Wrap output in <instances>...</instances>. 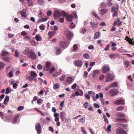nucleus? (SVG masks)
I'll use <instances>...</instances> for the list:
<instances>
[{"mask_svg": "<svg viewBox=\"0 0 134 134\" xmlns=\"http://www.w3.org/2000/svg\"><path fill=\"white\" fill-rule=\"evenodd\" d=\"M118 4L117 5L116 7L113 6L112 7L111 9V12L113 13V17L115 16H118Z\"/></svg>", "mask_w": 134, "mask_h": 134, "instance_id": "nucleus-1", "label": "nucleus"}, {"mask_svg": "<svg viewBox=\"0 0 134 134\" xmlns=\"http://www.w3.org/2000/svg\"><path fill=\"white\" fill-rule=\"evenodd\" d=\"M114 76L112 73H110L108 74L105 79V81L106 82H110L114 79Z\"/></svg>", "mask_w": 134, "mask_h": 134, "instance_id": "nucleus-2", "label": "nucleus"}, {"mask_svg": "<svg viewBox=\"0 0 134 134\" xmlns=\"http://www.w3.org/2000/svg\"><path fill=\"white\" fill-rule=\"evenodd\" d=\"M62 15L64 17H66V19L68 21L70 22L72 20L73 17L72 15L68 14L66 13L63 12Z\"/></svg>", "mask_w": 134, "mask_h": 134, "instance_id": "nucleus-3", "label": "nucleus"}, {"mask_svg": "<svg viewBox=\"0 0 134 134\" xmlns=\"http://www.w3.org/2000/svg\"><path fill=\"white\" fill-rule=\"evenodd\" d=\"M36 55L32 51H29V52L28 55V57L32 60H35L36 58Z\"/></svg>", "mask_w": 134, "mask_h": 134, "instance_id": "nucleus-4", "label": "nucleus"}, {"mask_svg": "<svg viewBox=\"0 0 134 134\" xmlns=\"http://www.w3.org/2000/svg\"><path fill=\"white\" fill-rule=\"evenodd\" d=\"M61 15V13L59 11L56 10L54 13L53 16L55 19L59 18L60 16Z\"/></svg>", "mask_w": 134, "mask_h": 134, "instance_id": "nucleus-5", "label": "nucleus"}, {"mask_svg": "<svg viewBox=\"0 0 134 134\" xmlns=\"http://www.w3.org/2000/svg\"><path fill=\"white\" fill-rule=\"evenodd\" d=\"M36 129L37 132V133L38 134H40L41 130V126L40 124L39 123H37L35 125Z\"/></svg>", "mask_w": 134, "mask_h": 134, "instance_id": "nucleus-6", "label": "nucleus"}, {"mask_svg": "<svg viewBox=\"0 0 134 134\" xmlns=\"http://www.w3.org/2000/svg\"><path fill=\"white\" fill-rule=\"evenodd\" d=\"M66 38L68 40H70L73 36V33L69 31H67L66 33Z\"/></svg>", "mask_w": 134, "mask_h": 134, "instance_id": "nucleus-7", "label": "nucleus"}, {"mask_svg": "<svg viewBox=\"0 0 134 134\" xmlns=\"http://www.w3.org/2000/svg\"><path fill=\"white\" fill-rule=\"evenodd\" d=\"M118 91L115 89L110 90L109 91V94L111 96H114L116 95Z\"/></svg>", "mask_w": 134, "mask_h": 134, "instance_id": "nucleus-8", "label": "nucleus"}, {"mask_svg": "<svg viewBox=\"0 0 134 134\" xmlns=\"http://www.w3.org/2000/svg\"><path fill=\"white\" fill-rule=\"evenodd\" d=\"M70 43V42H68L66 43L64 41H61L60 42V45L63 48H65L68 47Z\"/></svg>", "mask_w": 134, "mask_h": 134, "instance_id": "nucleus-9", "label": "nucleus"}, {"mask_svg": "<svg viewBox=\"0 0 134 134\" xmlns=\"http://www.w3.org/2000/svg\"><path fill=\"white\" fill-rule=\"evenodd\" d=\"M122 24V23L120 21V18H119L116 20L115 21L114 23L113 24V25L115 26L117 25L118 26H119Z\"/></svg>", "mask_w": 134, "mask_h": 134, "instance_id": "nucleus-10", "label": "nucleus"}, {"mask_svg": "<svg viewBox=\"0 0 134 134\" xmlns=\"http://www.w3.org/2000/svg\"><path fill=\"white\" fill-rule=\"evenodd\" d=\"M125 103L124 100L123 99H120L115 101L114 103L116 105L123 104Z\"/></svg>", "mask_w": 134, "mask_h": 134, "instance_id": "nucleus-11", "label": "nucleus"}, {"mask_svg": "<svg viewBox=\"0 0 134 134\" xmlns=\"http://www.w3.org/2000/svg\"><path fill=\"white\" fill-rule=\"evenodd\" d=\"M91 25L93 27H96L98 26V23L97 20L95 19L91 22Z\"/></svg>", "mask_w": 134, "mask_h": 134, "instance_id": "nucleus-12", "label": "nucleus"}, {"mask_svg": "<svg viewBox=\"0 0 134 134\" xmlns=\"http://www.w3.org/2000/svg\"><path fill=\"white\" fill-rule=\"evenodd\" d=\"M99 73V70H94L93 71L92 74V77L94 78L97 76Z\"/></svg>", "mask_w": 134, "mask_h": 134, "instance_id": "nucleus-13", "label": "nucleus"}, {"mask_svg": "<svg viewBox=\"0 0 134 134\" xmlns=\"http://www.w3.org/2000/svg\"><path fill=\"white\" fill-rule=\"evenodd\" d=\"M116 132L117 133H119L120 134H127L125 131L121 129H117Z\"/></svg>", "mask_w": 134, "mask_h": 134, "instance_id": "nucleus-14", "label": "nucleus"}, {"mask_svg": "<svg viewBox=\"0 0 134 134\" xmlns=\"http://www.w3.org/2000/svg\"><path fill=\"white\" fill-rule=\"evenodd\" d=\"M75 65L77 67H81L83 64L82 62L80 60H77L75 62Z\"/></svg>", "mask_w": 134, "mask_h": 134, "instance_id": "nucleus-15", "label": "nucleus"}, {"mask_svg": "<svg viewBox=\"0 0 134 134\" xmlns=\"http://www.w3.org/2000/svg\"><path fill=\"white\" fill-rule=\"evenodd\" d=\"M55 53L57 55H59L61 52L60 50V47H56L55 49Z\"/></svg>", "mask_w": 134, "mask_h": 134, "instance_id": "nucleus-16", "label": "nucleus"}, {"mask_svg": "<svg viewBox=\"0 0 134 134\" xmlns=\"http://www.w3.org/2000/svg\"><path fill=\"white\" fill-rule=\"evenodd\" d=\"M26 9H23L20 13V14L22 16L26 17L27 16V14L26 13Z\"/></svg>", "mask_w": 134, "mask_h": 134, "instance_id": "nucleus-17", "label": "nucleus"}, {"mask_svg": "<svg viewBox=\"0 0 134 134\" xmlns=\"http://www.w3.org/2000/svg\"><path fill=\"white\" fill-rule=\"evenodd\" d=\"M110 69L109 67L107 66H103L102 68L103 72V73H106Z\"/></svg>", "mask_w": 134, "mask_h": 134, "instance_id": "nucleus-18", "label": "nucleus"}, {"mask_svg": "<svg viewBox=\"0 0 134 134\" xmlns=\"http://www.w3.org/2000/svg\"><path fill=\"white\" fill-rule=\"evenodd\" d=\"M60 114L61 116V119L62 121H64L65 118L66 113L65 112L62 111L60 112Z\"/></svg>", "mask_w": 134, "mask_h": 134, "instance_id": "nucleus-19", "label": "nucleus"}, {"mask_svg": "<svg viewBox=\"0 0 134 134\" xmlns=\"http://www.w3.org/2000/svg\"><path fill=\"white\" fill-rule=\"evenodd\" d=\"M51 65V64L50 62H46V69H45L46 71L48 70Z\"/></svg>", "mask_w": 134, "mask_h": 134, "instance_id": "nucleus-20", "label": "nucleus"}, {"mask_svg": "<svg viewBox=\"0 0 134 134\" xmlns=\"http://www.w3.org/2000/svg\"><path fill=\"white\" fill-rule=\"evenodd\" d=\"M9 96H6L4 98V100L3 102L4 104L7 105V104L9 102Z\"/></svg>", "mask_w": 134, "mask_h": 134, "instance_id": "nucleus-21", "label": "nucleus"}, {"mask_svg": "<svg viewBox=\"0 0 134 134\" xmlns=\"http://www.w3.org/2000/svg\"><path fill=\"white\" fill-rule=\"evenodd\" d=\"M101 34L99 32H97L95 33V36L94 37V39H96L100 37Z\"/></svg>", "mask_w": 134, "mask_h": 134, "instance_id": "nucleus-22", "label": "nucleus"}, {"mask_svg": "<svg viewBox=\"0 0 134 134\" xmlns=\"http://www.w3.org/2000/svg\"><path fill=\"white\" fill-rule=\"evenodd\" d=\"M56 33V31H49L48 33V35L50 38L52 36H54Z\"/></svg>", "mask_w": 134, "mask_h": 134, "instance_id": "nucleus-23", "label": "nucleus"}, {"mask_svg": "<svg viewBox=\"0 0 134 134\" xmlns=\"http://www.w3.org/2000/svg\"><path fill=\"white\" fill-rule=\"evenodd\" d=\"M108 11V10L106 9H102L100 11V14L102 15H103L106 13Z\"/></svg>", "mask_w": 134, "mask_h": 134, "instance_id": "nucleus-24", "label": "nucleus"}, {"mask_svg": "<svg viewBox=\"0 0 134 134\" xmlns=\"http://www.w3.org/2000/svg\"><path fill=\"white\" fill-rule=\"evenodd\" d=\"M35 38L38 41H40L42 39L40 35L37 34L35 36Z\"/></svg>", "mask_w": 134, "mask_h": 134, "instance_id": "nucleus-25", "label": "nucleus"}, {"mask_svg": "<svg viewBox=\"0 0 134 134\" xmlns=\"http://www.w3.org/2000/svg\"><path fill=\"white\" fill-rule=\"evenodd\" d=\"M67 82L69 84H70L72 82V79L71 77H69L67 78Z\"/></svg>", "mask_w": 134, "mask_h": 134, "instance_id": "nucleus-26", "label": "nucleus"}, {"mask_svg": "<svg viewBox=\"0 0 134 134\" xmlns=\"http://www.w3.org/2000/svg\"><path fill=\"white\" fill-rule=\"evenodd\" d=\"M118 116L120 117H126L125 114L124 113H119L117 114Z\"/></svg>", "mask_w": 134, "mask_h": 134, "instance_id": "nucleus-27", "label": "nucleus"}, {"mask_svg": "<svg viewBox=\"0 0 134 134\" xmlns=\"http://www.w3.org/2000/svg\"><path fill=\"white\" fill-rule=\"evenodd\" d=\"M77 49V46L76 44H75L73 46V49L72 50V52H76Z\"/></svg>", "mask_w": 134, "mask_h": 134, "instance_id": "nucleus-28", "label": "nucleus"}, {"mask_svg": "<svg viewBox=\"0 0 134 134\" xmlns=\"http://www.w3.org/2000/svg\"><path fill=\"white\" fill-rule=\"evenodd\" d=\"M29 52V49L28 48H26L23 51V53L25 55L27 54L28 55Z\"/></svg>", "mask_w": 134, "mask_h": 134, "instance_id": "nucleus-29", "label": "nucleus"}, {"mask_svg": "<svg viewBox=\"0 0 134 134\" xmlns=\"http://www.w3.org/2000/svg\"><path fill=\"white\" fill-rule=\"evenodd\" d=\"M117 56L116 54H110L109 55L110 58L111 59H114L116 58Z\"/></svg>", "mask_w": 134, "mask_h": 134, "instance_id": "nucleus-30", "label": "nucleus"}, {"mask_svg": "<svg viewBox=\"0 0 134 134\" xmlns=\"http://www.w3.org/2000/svg\"><path fill=\"white\" fill-rule=\"evenodd\" d=\"M19 116V115H17L14 117L13 119V122L14 123H15L17 121L18 118Z\"/></svg>", "mask_w": 134, "mask_h": 134, "instance_id": "nucleus-31", "label": "nucleus"}, {"mask_svg": "<svg viewBox=\"0 0 134 134\" xmlns=\"http://www.w3.org/2000/svg\"><path fill=\"white\" fill-rule=\"evenodd\" d=\"M30 74L31 76L36 77L37 76V75L35 72L33 71H31L30 72Z\"/></svg>", "mask_w": 134, "mask_h": 134, "instance_id": "nucleus-32", "label": "nucleus"}, {"mask_svg": "<svg viewBox=\"0 0 134 134\" xmlns=\"http://www.w3.org/2000/svg\"><path fill=\"white\" fill-rule=\"evenodd\" d=\"M127 41H128L129 43L131 45H133L134 44V42L132 41V40L130 38H128Z\"/></svg>", "mask_w": 134, "mask_h": 134, "instance_id": "nucleus-33", "label": "nucleus"}, {"mask_svg": "<svg viewBox=\"0 0 134 134\" xmlns=\"http://www.w3.org/2000/svg\"><path fill=\"white\" fill-rule=\"evenodd\" d=\"M3 60L6 62H9L10 59L9 58L7 57H3Z\"/></svg>", "mask_w": 134, "mask_h": 134, "instance_id": "nucleus-34", "label": "nucleus"}, {"mask_svg": "<svg viewBox=\"0 0 134 134\" xmlns=\"http://www.w3.org/2000/svg\"><path fill=\"white\" fill-rule=\"evenodd\" d=\"M118 84L116 82H114L112 83L111 85L110 86V87H115L117 86Z\"/></svg>", "mask_w": 134, "mask_h": 134, "instance_id": "nucleus-35", "label": "nucleus"}, {"mask_svg": "<svg viewBox=\"0 0 134 134\" xmlns=\"http://www.w3.org/2000/svg\"><path fill=\"white\" fill-rule=\"evenodd\" d=\"M124 64L127 68H128L129 65V62L128 60H126L124 62Z\"/></svg>", "mask_w": 134, "mask_h": 134, "instance_id": "nucleus-36", "label": "nucleus"}, {"mask_svg": "<svg viewBox=\"0 0 134 134\" xmlns=\"http://www.w3.org/2000/svg\"><path fill=\"white\" fill-rule=\"evenodd\" d=\"M39 28L41 30L43 31L45 29V26L44 25L42 24L39 26Z\"/></svg>", "mask_w": 134, "mask_h": 134, "instance_id": "nucleus-37", "label": "nucleus"}, {"mask_svg": "<svg viewBox=\"0 0 134 134\" xmlns=\"http://www.w3.org/2000/svg\"><path fill=\"white\" fill-rule=\"evenodd\" d=\"M81 131L83 134H87L86 131H85L84 127H81Z\"/></svg>", "mask_w": 134, "mask_h": 134, "instance_id": "nucleus-38", "label": "nucleus"}, {"mask_svg": "<svg viewBox=\"0 0 134 134\" xmlns=\"http://www.w3.org/2000/svg\"><path fill=\"white\" fill-rule=\"evenodd\" d=\"M103 118L105 122L106 123H108V121L105 115H103Z\"/></svg>", "mask_w": 134, "mask_h": 134, "instance_id": "nucleus-39", "label": "nucleus"}, {"mask_svg": "<svg viewBox=\"0 0 134 134\" xmlns=\"http://www.w3.org/2000/svg\"><path fill=\"white\" fill-rule=\"evenodd\" d=\"M124 108L122 106H120L116 108V110L120 111L124 109Z\"/></svg>", "mask_w": 134, "mask_h": 134, "instance_id": "nucleus-40", "label": "nucleus"}, {"mask_svg": "<svg viewBox=\"0 0 134 134\" xmlns=\"http://www.w3.org/2000/svg\"><path fill=\"white\" fill-rule=\"evenodd\" d=\"M38 3L41 5H44L45 3L43 0H39Z\"/></svg>", "mask_w": 134, "mask_h": 134, "instance_id": "nucleus-41", "label": "nucleus"}, {"mask_svg": "<svg viewBox=\"0 0 134 134\" xmlns=\"http://www.w3.org/2000/svg\"><path fill=\"white\" fill-rule=\"evenodd\" d=\"M83 57L86 59H89L90 58L89 55L87 53L84 54L83 55Z\"/></svg>", "mask_w": 134, "mask_h": 134, "instance_id": "nucleus-42", "label": "nucleus"}, {"mask_svg": "<svg viewBox=\"0 0 134 134\" xmlns=\"http://www.w3.org/2000/svg\"><path fill=\"white\" fill-rule=\"evenodd\" d=\"M8 53V52L6 51H5L4 50H3L2 53V56H4L5 55L7 54Z\"/></svg>", "mask_w": 134, "mask_h": 134, "instance_id": "nucleus-43", "label": "nucleus"}, {"mask_svg": "<svg viewBox=\"0 0 134 134\" xmlns=\"http://www.w3.org/2000/svg\"><path fill=\"white\" fill-rule=\"evenodd\" d=\"M88 103L87 102H86L84 103L83 106L85 108H87L88 107Z\"/></svg>", "mask_w": 134, "mask_h": 134, "instance_id": "nucleus-44", "label": "nucleus"}, {"mask_svg": "<svg viewBox=\"0 0 134 134\" xmlns=\"http://www.w3.org/2000/svg\"><path fill=\"white\" fill-rule=\"evenodd\" d=\"M101 8H103L105 7L106 5L105 3H102L100 4Z\"/></svg>", "mask_w": 134, "mask_h": 134, "instance_id": "nucleus-45", "label": "nucleus"}, {"mask_svg": "<svg viewBox=\"0 0 134 134\" xmlns=\"http://www.w3.org/2000/svg\"><path fill=\"white\" fill-rule=\"evenodd\" d=\"M14 55L16 57H18L19 56V54L18 51L17 50H16L15 51V53Z\"/></svg>", "mask_w": 134, "mask_h": 134, "instance_id": "nucleus-46", "label": "nucleus"}, {"mask_svg": "<svg viewBox=\"0 0 134 134\" xmlns=\"http://www.w3.org/2000/svg\"><path fill=\"white\" fill-rule=\"evenodd\" d=\"M10 87L7 88L5 92V94H9L10 92Z\"/></svg>", "mask_w": 134, "mask_h": 134, "instance_id": "nucleus-47", "label": "nucleus"}, {"mask_svg": "<svg viewBox=\"0 0 134 134\" xmlns=\"http://www.w3.org/2000/svg\"><path fill=\"white\" fill-rule=\"evenodd\" d=\"M107 4L108 5L111 6L112 5V0H107Z\"/></svg>", "mask_w": 134, "mask_h": 134, "instance_id": "nucleus-48", "label": "nucleus"}, {"mask_svg": "<svg viewBox=\"0 0 134 134\" xmlns=\"http://www.w3.org/2000/svg\"><path fill=\"white\" fill-rule=\"evenodd\" d=\"M75 25L74 23H72L70 24V27L71 28V29L74 28L75 27Z\"/></svg>", "mask_w": 134, "mask_h": 134, "instance_id": "nucleus-49", "label": "nucleus"}, {"mask_svg": "<svg viewBox=\"0 0 134 134\" xmlns=\"http://www.w3.org/2000/svg\"><path fill=\"white\" fill-rule=\"evenodd\" d=\"M59 87V84L57 83H55L54 86V87L55 89H57Z\"/></svg>", "mask_w": 134, "mask_h": 134, "instance_id": "nucleus-50", "label": "nucleus"}, {"mask_svg": "<svg viewBox=\"0 0 134 134\" xmlns=\"http://www.w3.org/2000/svg\"><path fill=\"white\" fill-rule=\"evenodd\" d=\"M24 107L23 106H20L18 107V110L19 111H21L23 110Z\"/></svg>", "mask_w": 134, "mask_h": 134, "instance_id": "nucleus-51", "label": "nucleus"}, {"mask_svg": "<svg viewBox=\"0 0 134 134\" xmlns=\"http://www.w3.org/2000/svg\"><path fill=\"white\" fill-rule=\"evenodd\" d=\"M65 75H62L60 79L59 80L61 81H63L65 77Z\"/></svg>", "mask_w": 134, "mask_h": 134, "instance_id": "nucleus-52", "label": "nucleus"}, {"mask_svg": "<svg viewBox=\"0 0 134 134\" xmlns=\"http://www.w3.org/2000/svg\"><path fill=\"white\" fill-rule=\"evenodd\" d=\"M119 51L121 53H126L127 52V51L125 50L124 49L120 48L119 49Z\"/></svg>", "mask_w": 134, "mask_h": 134, "instance_id": "nucleus-53", "label": "nucleus"}, {"mask_svg": "<svg viewBox=\"0 0 134 134\" xmlns=\"http://www.w3.org/2000/svg\"><path fill=\"white\" fill-rule=\"evenodd\" d=\"M85 118H81L80 119V121L82 123H84L85 122Z\"/></svg>", "mask_w": 134, "mask_h": 134, "instance_id": "nucleus-54", "label": "nucleus"}, {"mask_svg": "<svg viewBox=\"0 0 134 134\" xmlns=\"http://www.w3.org/2000/svg\"><path fill=\"white\" fill-rule=\"evenodd\" d=\"M111 126L110 125H109L108 126V127H107V130L108 131H111Z\"/></svg>", "mask_w": 134, "mask_h": 134, "instance_id": "nucleus-55", "label": "nucleus"}, {"mask_svg": "<svg viewBox=\"0 0 134 134\" xmlns=\"http://www.w3.org/2000/svg\"><path fill=\"white\" fill-rule=\"evenodd\" d=\"M55 70V68L54 67H53L51 69L49 70V72L51 74Z\"/></svg>", "mask_w": 134, "mask_h": 134, "instance_id": "nucleus-56", "label": "nucleus"}, {"mask_svg": "<svg viewBox=\"0 0 134 134\" xmlns=\"http://www.w3.org/2000/svg\"><path fill=\"white\" fill-rule=\"evenodd\" d=\"M21 35L24 36H27V33L25 31H22L21 32Z\"/></svg>", "mask_w": 134, "mask_h": 134, "instance_id": "nucleus-57", "label": "nucleus"}, {"mask_svg": "<svg viewBox=\"0 0 134 134\" xmlns=\"http://www.w3.org/2000/svg\"><path fill=\"white\" fill-rule=\"evenodd\" d=\"M86 31V29L84 27H83V28H82L81 29V32L83 33H84Z\"/></svg>", "mask_w": 134, "mask_h": 134, "instance_id": "nucleus-58", "label": "nucleus"}, {"mask_svg": "<svg viewBox=\"0 0 134 134\" xmlns=\"http://www.w3.org/2000/svg\"><path fill=\"white\" fill-rule=\"evenodd\" d=\"M4 66V65L3 64V63L0 62V68H3Z\"/></svg>", "mask_w": 134, "mask_h": 134, "instance_id": "nucleus-59", "label": "nucleus"}, {"mask_svg": "<svg viewBox=\"0 0 134 134\" xmlns=\"http://www.w3.org/2000/svg\"><path fill=\"white\" fill-rule=\"evenodd\" d=\"M104 75H101L99 77V79L100 81H102L104 79Z\"/></svg>", "mask_w": 134, "mask_h": 134, "instance_id": "nucleus-60", "label": "nucleus"}, {"mask_svg": "<svg viewBox=\"0 0 134 134\" xmlns=\"http://www.w3.org/2000/svg\"><path fill=\"white\" fill-rule=\"evenodd\" d=\"M18 86V84L16 83H14L13 85V87L14 89H16Z\"/></svg>", "mask_w": 134, "mask_h": 134, "instance_id": "nucleus-61", "label": "nucleus"}, {"mask_svg": "<svg viewBox=\"0 0 134 134\" xmlns=\"http://www.w3.org/2000/svg\"><path fill=\"white\" fill-rule=\"evenodd\" d=\"M42 66L41 64H39L37 66L38 69L39 70H41L42 69Z\"/></svg>", "mask_w": 134, "mask_h": 134, "instance_id": "nucleus-62", "label": "nucleus"}, {"mask_svg": "<svg viewBox=\"0 0 134 134\" xmlns=\"http://www.w3.org/2000/svg\"><path fill=\"white\" fill-rule=\"evenodd\" d=\"M54 116L55 118H59V115L58 113H55L54 114Z\"/></svg>", "mask_w": 134, "mask_h": 134, "instance_id": "nucleus-63", "label": "nucleus"}, {"mask_svg": "<svg viewBox=\"0 0 134 134\" xmlns=\"http://www.w3.org/2000/svg\"><path fill=\"white\" fill-rule=\"evenodd\" d=\"M52 14V12L51 11H48L47 13V15L48 16H50Z\"/></svg>", "mask_w": 134, "mask_h": 134, "instance_id": "nucleus-64", "label": "nucleus"}]
</instances>
